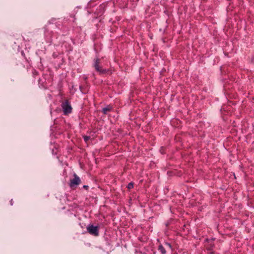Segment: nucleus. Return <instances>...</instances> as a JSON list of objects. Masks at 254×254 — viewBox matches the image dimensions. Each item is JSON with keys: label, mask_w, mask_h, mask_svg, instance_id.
<instances>
[{"label": "nucleus", "mask_w": 254, "mask_h": 254, "mask_svg": "<svg viewBox=\"0 0 254 254\" xmlns=\"http://www.w3.org/2000/svg\"><path fill=\"white\" fill-rule=\"evenodd\" d=\"M62 106L64 114L66 115L71 112L72 108L68 101H66L64 102H63Z\"/></svg>", "instance_id": "obj_1"}, {"label": "nucleus", "mask_w": 254, "mask_h": 254, "mask_svg": "<svg viewBox=\"0 0 254 254\" xmlns=\"http://www.w3.org/2000/svg\"><path fill=\"white\" fill-rule=\"evenodd\" d=\"M88 232L91 235L98 236L99 235L98 227L93 225H89L87 227Z\"/></svg>", "instance_id": "obj_2"}, {"label": "nucleus", "mask_w": 254, "mask_h": 254, "mask_svg": "<svg viewBox=\"0 0 254 254\" xmlns=\"http://www.w3.org/2000/svg\"><path fill=\"white\" fill-rule=\"evenodd\" d=\"M100 60L97 59L95 61L94 67L96 70L99 72L100 73H104L106 72V70L102 69V67L100 66Z\"/></svg>", "instance_id": "obj_3"}, {"label": "nucleus", "mask_w": 254, "mask_h": 254, "mask_svg": "<svg viewBox=\"0 0 254 254\" xmlns=\"http://www.w3.org/2000/svg\"><path fill=\"white\" fill-rule=\"evenodd\" d=\"M74 179L70 180V186L71 187L75 185H78L80 182L79 178L75 174H74Z\"/></svg>", "instance_id": "obj_4"}, {"label": "nucleus", "mask_w": 254, "mask_h": 254, "mask_svg": "<svg viewBox=\"0 0 254 254\" xmlns=\"http://www.w3.org/2000/svg\"><path fill=\"white\" fill-rule=\"evenodd\" d=\"M158 250L161 252L162 254H165L166 253V251L162 245L159 246Z\"/></svg>", "instance_id": "obj_5"}, {"label": "nucleus", "mask_w": 254, "mask_h": 254, "mask_svg": "<svg viewBox=\"0 0 254 254\" xmlns=\"http://www.w3.org/2000/svg\"><path fill=\"white\" fill-rule=\"evenodd\" d=\"M112 108L111 107H106V108H104L103 109V112L104 114H107L108 112L111 111Z\"/></svg>", "instance_id": "obj_6"}, {"label": "nucleus", "mask_w": 254, "mask_h": 254, "mask_svg": "<svg viewBox=\"0 0 254 254\" xmlns=\"http://www.w3.org/2000/svg\"><path fill=\"white\" fill-rule=\"evenodd\" d=\"M133 187V184L132 183H130L127 185V188L128 189H131Z\"/></svg>", "instance_id": "obj_7"}, {"label": "nucleus", "mask_w": 254, "mask_h": 254, "mask_svg": "<svg viewBox=\"0 0 254 254\" xmlns=\"http://www.w3.org/2000/svg\"><path fill=\"white\" fill-rule=\"evenodd\" d=\"M84 140L87 142L90 139V137L89 136H84Z\"/></svg>", "instance_id": "obj_8"}, {"label": "nucleus", "mask_w": 254, "mask_h": 254, "mask_svg": "<svg viewBox=\"0 0 254 254\" xmlns=\"http://www.w3.org/2000/svg\"><path fill=\"white\" fill-rule=\"evenodd\" d=\"M166 245H167V246H168L169 247H170V248L171 247V245H170V244H169V243H166Z\"/></svg>", "instance_id": "obj_9"}, {"label": "nucleus", "mask_w": 254, "mask_h": 254, "mask_svg": "<svg viewBox=\"0 0 254 254\" xmlns=\"http://www.w3.org/2000/svg\"><path fill=\"white\" fill-rule=\"evenodd\" d=\"M87 187H88V186H84V188H87Z\"/></svg>", "instance_id": "obj_10"}]
</instances>
